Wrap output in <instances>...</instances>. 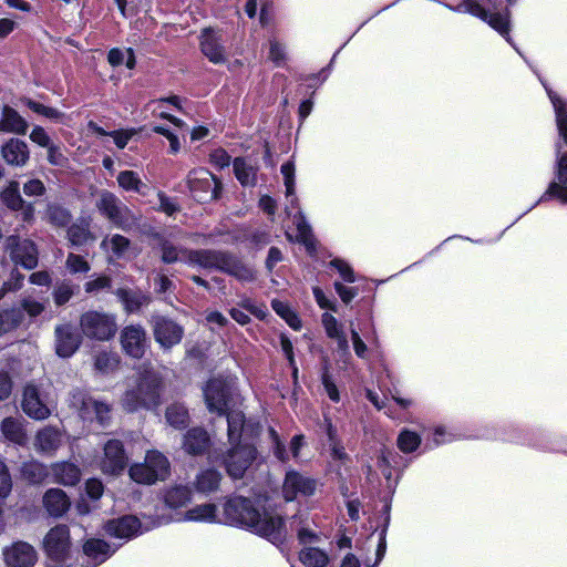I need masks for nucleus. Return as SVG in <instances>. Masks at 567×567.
<instances>
[{"mask_svg":"<svg viewBox=\"0 0 567 567\" xmlns=\"http://www.w3.org/2000/svg\"><path fill=\"white\" fill-rule=\"evenodd\" d=\"M224 517L225 524L248 529L274 544L282 542L286 535L280 516L261 512L251 499L243 496H235L226 502Z\"/></svg>","mask_w":567,"mask_h":567,"instance_id":"1","label":"nucleus"},{"mask_svg":"<svg viewBox=\"0 0 567 567\" xmlns=\"http://www.w3.org/2000/svg\"><path fill=\"white\" fill-rule=\"evenodd\" d=\"M248 426L243 412L230 413L227 433L229 446L212 449L207 454L209 463L223 465L234 480L241 478L257 457L256 447L241 441V435Z\"/></svg>","mask_w":567,"mask_h":567,"instance_id":"2","label":"nucleus"},{"mask_svg":"<svg viewBox=\"0 0 567 567\" xmlns=\"http://www.w3.org/2000/svg\"><path fill=\"white\" fill-rule=\"evenodd\" d=\"M518 0H463L447 8L457 13H468L485 22L506 42L512 44V10Z\"/></svg>","mask_w":567,"mask_h":567,"instance_id":"3","label":"nucleus"},{"mask_svg":"<svg viewBox=\"0 0 567 567\" xmlns=\"http://www.w3.org/2000/svg\"><path fill=\"white\" fill-rule=\"evenodd\" d=\"M204 398L207 409L218 415H228L240 412L234 409L239 400L236 381L231 377L212 378L204 388Z\"/></svg>","mask_w":567,"mask_h":567,"instance_id":"4","label":"nucleus"},{"mask_svg":"<svg viewBox=\"0 0 567 567\" xmlns=\"http://www.w3.org/2000/svg\"><path fill=\"white\" fill-rule=\"evenodd\" d=\"M161 378L156 373H147L141 378L135 389L127 390L122 405L127 412L138 409H153L159 405Z\"/></svg>","mask_w":567,"mask_h":567,"instance_id":"5","label":"nucleus"},{"mask_svg":"<svg viewBox=\"0 0 567 567\" xmlns=\"http://www.w3.org/2000/svg\"><path fill=\"white\" fill-rule=\"evenodd\" d=\"M130 477L145 485H153L158 481H165L171 474L168 458L157 450L146 452L144 462L131 465Z\"/></svg>","mask_w":567,"mask_h":567,"instance_id":"6","label":"nucleus"},{"mask_svg":"<svg viewBox=\"0 0 567 567\" xmlns=\"http://www.w3.org/2000/svg\"><path fill=\"white\" fill-rule=\"evenodd\" d=\"M43 548L48 556L47 567H71L70 559V530L65 525H58L50 529L43 540Z\"/></svg>","mask_w":567,"mask_h":567,"instance_id":"7","label":"nucleus"},{"mask_svg":"<svg viewBox=\"0 0 567 567\" xmlns=\"http://www.w3.org/2000/svg\"><path fill=\"white\" fill-rule=\"evenodd\" d=\"M80 328L87 339L109 341L115 336L117 323L115 316L112 313L90 310L81 316Z\"/></svg>","mask_w":567,"mask_h":567,"instance_id":"8","label":"nucleus"},{"mask_svg":"<svg viewBox=\"0 0 567 567\" xmlns=\"http://www.w3.org/2000/svg\"><path fill=\"white\" fill-rule=\"evenodd\" d=\"M70 405L78 410L84 421L95 420L101 425H105L111 417V408L107 403L93 399L79 389L70 393Z\"/></svg>","mask_w":567,"mask_h":567,"instance_id":"9","label":"nucleus"},{"mask_svg":"<svg viewBox=\"0 0 567 567\" xmlns=\"http://www.w3.org/2000/svg\"><path fill=\"white\" fill-rule=\"evenodd\" d=\"M557 199L567 205V144H558L554 178L539 200Z\"/></svg>","mask_w":567,"mask_h":567,"instance_id":"10","label":"nucleus"},{"mask_svg":"<svg viewBox=\"0 0 567 567\" xmlns=\"http://www.w3.org/2000/svg\"><path fill=\"white\" fill-rule=\"evenodd\" d=\"M96 207L112 224L123 230H128L135 225V217L131 210L112 193L103 192Z\"/></svg>","mask_w":567,"mask_h":567,"instance_id":"11","label":"nucleus"},{"mask_svg":"<svg viewBox=\"0 0 567 567\" xmlns=\"http://www.w3.org/2000/svg\"><path fill=\"white\" fill-rule=\"evenodd\" d=\"M317 486L315 478L290 470L285 476L282 495L287 502L296 501L298 497H310L316 493Z\"/></svg>","mask_w":567,"mask_h":567,"instance_id":"12","label":"nucleus"},{"mask_svg":"<svg viewBox=\"0 0 567 567\" xmlns=\"http://www.w3.org/2000/svg\"><path fill=\"white\" fill-rule=\"evenodd\" d=\"M153 328L156 342L165 349L179 343L184 334V329L178 323L165 317L155 318Z\"/></svg>","mask_w":567,"mask_h":567,"instance_id":"13","label":"nucleus"},{"mask_svg":"<svg viewBox=\"0 0 567 567\" xmlns=\"http://www.w3.org/2000/svg\"><path fill=\"white\" fill-rule=\"evenodd\" d=\"M200 52L214 64H223L226 62L225 47L223 39L210 27L204 28L199 35Z\"/></svg>","mask_w":567,"mask_h":567,"instance_id":"14","label":"nucleus"},{"mask_svg":"<svg viewBox=\"0 0 567 567\" xmlns=\"http://www.w3.org/2000/svg\"><path fill=\"white\" fill-rule=\"evenodd\" d=\"M127 455L124 446L118 440H109L104 445V457L101 467L104 473L120 474L127 464Z\"/></svg>","mask_w":567,"mask_h":567,"instance_id":"15","label":"nucleus"},{"mask_svg":"<svg viewBox=\"0 0 567 567\" xmlns=\"http://www.w3.org/2000/svg\"><path fill=\"white\" fill-rule=\"evenodd\" d=\"M321 323L324 328L327 337L337 342V348L341 354L342 362L348 364L351 360V353L343 326L337 320L334 316L329 312L322 313Z\"/></svg>","mask_w":567,"mask_h":567,"instance_id":"16","label":"nucleus"},{"mask_svg":"<svg viewBox=\"0 0 567 567\" xmlns=\"http://www.w3.org/2000/svg\"><path fill=\"white\" fill-rule=\"evenodd\" d=\"M144 532L140 519L133 515H125L111 519L105 524V533L114 538L128 540Z\"/></svg>","mask_w":567,"mask_h":567,"instance_id":"17","label":"nucleus"},{"mask_svg":"<svg viewBox=\"0 0 567 567\" xmlns=\"http://www.w3.org/2000/svg\"><path fill=\"white\" fill-rule=\"evenodd\" d=\"M121 344L127 355L142 358L146 349L145 330L138 324L125 327L121 332Z\"/></svg>","mask_w":567,"mask_h":567,"instance_id":"18","label":"nucleus"},{"mask_svg":"<svg viewBox=\"0 0 567 567\" xmlns=\"http://www.w3.org/2000/svg\"><path fill=\"white\" fill-rule=\"evenodd\" d=\"M7 243L16 265H21L29 270L35 267V247L31 240L11 236Z\"/></svg>","mask_w":567,"mask_h":567,"instance_id":"19","label":"nucleus"},{"mask_svg":"<svg viewBox=\"0 0 567 567\" xmlns=\"http://www.w3.org/2000/svg\"><path fill=\"white\" fill-rule=\"evenodd\" d=\"M185 254L184 264L190 267L219 270L226 255V252L212 249H189Z\"/></svg>","mask_w":567,"mask_h":567,"instance_id":"20","label":"nucleus"},{"mask_svg":"<svg viewBox=\"0 0 567 567\" xmlns=\"http://www.w3.org/2000/svg\"><path fill=\"white\" fill-rule=\"evenodd\" d=\"M81 344V337L69 323L55 328V350L59 357L70 358Z\"/></svg>","mask_w":567,"mask_h":567,"instance_id":"21","label":"nucleus"},{"mask_svg":"<svg viewBox=\"0 0 567 567\" xmlns=\"http://www.w3.org/2000/svg\"><path fill=\"white\" fill-rule=\"evenodd\" d=\"M4 559L8 567H32L34 551L33 547L27 543L20 542L12 545L4 553Z\"/></svg>","mask_w":567,"mask_h":567,"instance_id":"22","label":"nucleus"},{"mask_svg":"<svg viewBox=\"0 0 567 567\" xmlns=\"http://www.w3.org/2000/svg\"><path fill=\"white\" fill-rule=\"evenodd\" d=\"M209 441V435L204 429L194 427L184 435L183 449L189 455H200L207 451Z\"/></svg>","mask_w":567,"mask_h":567,"instance_id":"23","label":"nucleus"},{"mask_svg":"<svg viewBox=\"0 0 567 567\" xmlns=\"http://www.w3.org/2000/svg\"><path fill=\"white\" fill-rule=\"evenodd\" d=\"M546 92L554 107L558 136L561 142H567V102L549 87Z\"/></svg>","mask_w":567,"mask_h":567,"instance_id":"24","label":"nucleus"},{"mask_svg":"<svg viewBox=\"0 0 567 567\" xmlns=\"http://www.w3.org/2000/svg\"><path fill=\"white\" fill-rule=\"evenodd\" d=\"M220 270L236 277L240 281L249 282L255 279V271L251 267L243 264L235 256L227 252L224 257Z\"/></svg>","mask_w":567,"mask_h":567,"instance_id":"25","label":"nucleus"},{"mask_svg":"<svg viewBox=\"0 0 567 567\" xmlns=\"http://www.w3.org/2000/svg\"><path fill=\"white\" fill-rule=\"evenodd\" d=\"M3 203L13 210H23L24 219L32 217L31 204L25 205L19 194V184L17 182H10L7 188L1 193Z\"/></svg>","mask_w":567,"mask_h":567,"instance_id":"26","label":"nucleus"},{"mask_svg":"<svg viewBox=\"0 0 567 567\" xmlns=\"http://www.w3.org/2000/svg\"><path fill=\"white\" fill-rule=\"evenodd\" d=\"M51 475L53 476L54 482L73 486L81 478L80 468L69 462H61L52 465Z\"/></svg>","mask_w":567,"mask_h":567,"instance_id":"27","label":"nucleus"},{"mask_svg":"<svg viewBox=\"0 0 567 567\" xmlns=\"http://www.w3.org/2000/svg\"><path fill=\"white\" fill-rule=\"evenodd\" d=\"M43 504L52 516H62L70 506L66 494L59 488L49 489L43 496Z\"/></svg>","mask_w":567,"mask_h":567,"instance_id":"28","label":"nucleus"},{"mask_svg":"<svg viewBox=\"0 0 567 567\" xmlns=\"http://www.w3.org/2000/svg\"><path fill=\"white\" fill-rule=\"evenodd\" d=\"M84 554L92 559L93 565L104 563L115 551L111 546L102 539H89L83 546Z\"/></svg>","mask_w":567,"mask_h":567,"instance_id":"29","label":"nucleus"},{"mask_svg":"<svg viewBox=\"0 0 567 567\" xmlns=\"http://www.w3.org/2000/svg\"><path fill=\"white\" fill-rule=\"evenodd\" d=\"M27 127V122L13 109L8 106L3 107L0 120V131L25 134Z\"/></svg>","mask_w":567,"mask_h":567,"instance_id":"30","label":"nucleus"},{"mask_svg":"<svg viewBox=\"0 0 567 567\" xmlns=\"http://www.w3.org/2000/svg\"><path fill=\"white\" fill-rule=\"evenodd\" d=\"M116 296L123 302L127 312H135L141 307L148 305L150 297L141 291L128 290L120 288L116 290Z\"/></svg>","mask_w":567,"mask_h":567,"instance_id":"31","label":"nucleus"},{"mask_svg":"<svg viewBox=\"0 0 567 567\" xmlns=\"http://www.w3.org/2000/svg\"><path fill=\"white\" fill-rule=\"evenodd\" d=\"M192 499V491L188 486L176 485L166 489L164 502L169 508L186 506Z\"/></svg>","mask_w":567,"mask_h":567,"instance_id":"32","label":"nucleus"},{"mask_svg":"<svg viewBox=\"0 0 567 567\" xmlns=\"http://www.w3.org/2000/svg\"><path fill=\"white\" fill-rule=\"evenodd\" d=\"M234 173L243 186H254L257 181V168L248 161L237 157L234 161Z\"/></svg>","mask_w":567,"mask_h":567,"instance_id":"33","label":"nucleus"},{"mask_svg":"<svg viewBox=\"0 0 567 567\" xmlns=\"http://www.w3.org/2000/svg\"><path fill=\"white\" fill-rule=\"evenodd\" d=\"M62 442V433L56 427H44L38 431V449L43 452L55 451Z\"/></svg>","mask_w":567,"mask_h":567,"instance_id":"34","label":"nucleus"},{"mask_svg":"<svg viewBox=\"0 0 567 567\" xmlns=\"http://www.w3.org/2000/svg\"><path fill=\"white\" fill-rule=\"evenodd\" d=\"M293 224L297 228V241L305 245L307 250L312 252L315 250L313 235L310 225L301 212L293 216Z\"/></svg>","mask_w":567,"mask_h":567,"instance_id":"35","label":"nucleus"},{"mask_svg":"<svg viewBox=\"0 0 567 567\" xmlns=\"http://www.w3.org/2000/svg\"><path fill=\"white\" fill-rule=\"evenodd\" d=\"M158 247L161 250V259L165 264H174L177 261L184 262V259H186L185 251H188L189 249L178 247L174 245L168 239H165L163 237H159Z\"/></svg>","mask_w":567,"mask_h":567,"instance_id":"36","label":"nucleus"},{"mask_svg":"<svg viewBox=\"0 0 567 567\" xmlns=\"http://www.w3.org/2000/svg\"><path fill=\"white\" fill-rule=\"evenodd\" d=\"M216 509L214 504L197 505L188 509L179 520L215 523Z\"/></svg>","mask_w":567,"mask_h":567,"instance_id":"37","label":"nucleus"},{"mask_svg":"<svg viewBox=\"0 0 567 567\" xmlns=\"http://www.w3.org/2000/svg\"><path fill=\"white\" fill-rule=\"evenodd\" d=\"M299 560L306 567H326L329 557L327 553L315 546H306L299 553Z\"/></svg>","mask_w":567,"mask_h":567,"instance_id":"38","label":"nucleus"},{"mask_svg":"<svg viewBox=\"0 0 567 567\" xmlns=\"http://www.w3.org/2000/svg\"><path fill=\"white\" fill-rule=\"evenodd\" d=\"M90 224L87 220L82 219L79 223H74L68 229V239L72 246H82L90 240H94V236L91 234Z\"/></svg>","mask_w":567,"mask_h":567,"instance_id":"39","label":"nucleus"},{"mask_svg":"<svg viewBox=\"0 0 567 567\" xmlns=\"http://www.w3.org/2000/svg\"><path fill=\"white\" fill-rule=\"evenodd\" d=\"M221 474L217 470L207 468L196 477V488L202 493H212L219 487Z\"/></svg>","mask_w":567,"mask_h":567,"instance_id":"40","label":"nucleus"},{"mask_svg":"<svg viewBox=\"0 0 567 567\" xmlns=\"http://www.w3.org/2000/svg\"><path fill=\"white\" fill-rule=\"evenodd\" d=\"M167 423L174 429H185L189 423V415L187 409L179 403L171 404L165 414Z\"/></svg>","mask_w":567,"mask_h":567,"instance_id":"41","label":"nucleus"},{"mask_svg":"<svg viewBox=\"0 0 567 567\" xmlns=\"http://www.w3.org/2000/svg\"><path fill=\"white\" fill-rule=\"evenodd\" d=\"M2 155L12 165H22L29 157L27 144H3Z\"/></svg>","mask_w":567,"mask_h":567,"instance_id":"42","label":"nucleus"},{"mask_svg":"<svg viewBox=\"0 0 567 567\" xmlns=\"http://www.w3.org/2000/svg\"><path fill=\"white\" fill-rule=\"evenodd\" d=\"M86 130L89 134L96 136H111L113 137V142H128L134 135L133 130L121 128L107 132L103 127L99 126L94 121H89Z\"/></svg>","mask_w":567,"mask_h":567,"instance_id":"43","label":"nucleus"},{"mask_svg":"<svg viewBox=\"0 0 567 567\" xmlns=\"http://www.w3.org/2000/svg\"><path fill=\"white\" fill-rule=\"evenodd\" d=\"M271 307L275 310V312L280 316L290 328L298 331L301 329L302 323L300 318L297 316V313L289 307L288 303L280 301V300H272Z\"/></svg>","mask_w":567,"mask_h":567,"instance_id":"44","label":"nucleus"},{"mask_svg":"<svg viewBox=\"0 0 567 567\" xmlns=\"http://www.w3.org/2000/svg\"><path fill=\"white\" fill-rule=\"evenodd\" d=\"M281 174L284 175V182L286 187V197L289 200V205L293 208L298 205V198L295 194V165L292 162H286L281 165Z\"/></svg>","mask_w":567,"mask_h":567,"instance_id":"45","label":"nucleus"},{"mask_svg":"<svg viewBox=\"0 0 567 567\" xmlns=\"http://www.w3.org/2000/svg\"><path fill=\"white\" fill-rule=\"evenodd\" d=\"M130 240L122 235H113L111 238H104L101 243V248L105 251L111 250L113 256L122 258L128 249Z\"/></svg>","mask_w":567,"mask_h":567,"instance_id":"46","label":"nucleus"},{"mask_svg":"<svg viewBox=\"0 0 567 567\" xmlns=\"http://www.w3.org/2000/svg\"><path fill=\"white\" fill-rule=\"evenodd\" d=\"M118 355L111 351L99 352L94 358L95 369L104 374L113 372L118 367Z\"/></svg>","mask_w":567,"mask_h":567,"instance_id":"47","label":"nucleus"},{"mask_svg":"<svg viewBox=\"0 0 567 567\" xmlns=\"http://www.w3.org/2000/svg\"><path fill=\"white\" fill-rule=\"evenodd\" d=\"M1 430H2L3 435L8 440H10L17 444H23L25 442L24 430L18 421H16L11 417L4 419L2 421Z\"/></svg>","mask_w":567,"mask_h":567,"instance_id":"48","label":"nucleus"},{"mask_svg":"<svg viewBox=\"0 0 567 567\" xmlns=\"http://www.w3.org/2000/svg\"><path fill=\"white\" fill-rule=\"evenodd\" d=\"M396 444L401 452L412 453L420 446L421 436L414 431L404 429L399 434Z\"/></svg>","mask_w":567,"mask_h":567,"instance_id":"49","label":"nucleus"},{"mask_svg":"<svg viewBox=\"0 0 567 567\" xmlns=\"http://www.w3.org/2000/svg\"><path fill=\"white\" fill-rule=\"evenodd\" d=\"M321 383L329 396V399L333 402L340 401V394L339 390L332 380V375L330 373V364L329 361L326 359L322 364L321 369Z\"/></svg>","mask_w":567,"mask_h":567,"instance_id":"50","label":"nucleus"},{"mask_svg":"<svg viewBox=\"0 0 567 567\" xmlns=\"http://www.w3.org/2000/svg\"><path fill=\"white\" fill-rule=\"evenodd\" d=\"M22 321V312L19 309H11L0 312V334L16 328Z\"/></svg>","mask_w":567,"mask_h":567,"instance_id":"51","label":"nucleus"},{"mask_svg":"<svg viewBox=\"0 0 567 567\" xmlns=\"http://www.w3.org/2000/svg\"><path fill=\"white\" fill-rule=\"evenodd\" d=\"M118 185L127 192H141L142 182L133 171H123L117 176Z\"/></svg>","mask_w":567,"mask_h":567,"instance_id":"52","label":"nucleus"},{"mask_svg":"<svg viewBox=\"0 0 567 567\" xmlns=\"http://www.w3.org/2000/svg\"><path fill=\"white\" fill-rule=\"evenodd\" d=\"M48 220L55 226H65L71 219L70 213L58 205H50L47 210Z\"/></svg>","mask_w":567,"mask_h":567,"instance_id":"53","label":"nucleus"},{"mask_svg":"<svg viewBox=\"0 0 567 567\" xmlns=\"http://www.w3.org/2000/svg\"><path fill=\"white\" fill-rule=\"evenodd\" d=\"M398 454L389 450H383L378 457V468L389 483L392 478V463Z\"/></svg>","mask_w":567,"mask_h":567,"instance_id":"54","label":"nucleus"},{"mask_svg":"<svg viewBox=\"0 0 567 567\" xmlns=\"http://www.w3.org/2000/svg\"><path fill=\"white\" fill-rule=\"evenodd\" d=\"M21 408L31 419H35V386L28 384L24 388Z\"/></svg>","mask_w":567,"mask_h":567,"instance_id":"55","label":"nucleus"},{"mask_svg":"<svg viewBox=\"0 0 567 567\" xmlns=\"http://www.w3.org/2000/svg\"><path fill=\"white\" fill-rule=\"evenodd\" d=\"M239 308L248 311L250 315L262 320L267 316V308L264 305H259L250 298H241L238 302Z\"/></svg>","mask_w":567,"mask_h":567,"instance_id":"56","label":"nucleus"},{"mask_svg":"<svg viewBox=\"0 0 567 567\" xmlns=\"http://www.w3.org/2000/svg\"><path fill=\"white\" fill-rule=\"evenodd\" d=\"M331 267L338 270L343 281L352 284L355 281V275L352 267L343 259L334 258L329 264Z\"/></svg>","mask_w":567,"mask_h":567,"instance_id":"57","label":"nucleus"},{"mask_svg":"<svg viewBox=\"0 0 567 567\" xmlns=\"http://www.w3.org/2000/svg\"><path fill=\"white\" fill-rule=\"evenodd\" d=\"M65 264L72 274H86L90 270L89 262L80 255L69 254Z\"/></svg>","mask_w":567,"mask_h":567,"instance_id":"58","label":"nucleus"},{"mask_svg":"<svg viewBox=\"0 0 567 567\" xmlns=\"http://www.w3.org/2000/svg\"><path fill=\"white\" fill-rule=\"evenodd\" d=\"M269 60L276 65L281 66L286 61L285 48L277 40L270 41Z\"/></svg>","mask_w":567,"mask_h":567,"instance_id":"59","label":"nucleus"},{"mask_svg":"<svg viewBox=\"0 0 567 567\" xmlns=\"http://www.w3.org/2000/svg\"><path fill=\"white\" fill-rule=\"evenodd\" d=\"M312 292L317 305L321 309L330 310L333 312L338 311L336 300L328 298L320 287H313Z\"/></svg>","mask_w":567,"mask_h":567,"instance_id":"60","label":"nucleus"},{"mask_svg":"<svg viewBox=\"0 0 567 567\" xmlns=\"http://www.w3.org/2000/svg\"><path fill=\"white\" fill-rule=\"evenodd\" d=\"M111 288V279L106 276H101L95 279L89 280L84 285V289L87 293H97L102 290Z\"/></svg>","mask_w":567,"mask_h":567,"instance_id":"61","label":"nucleus"},{"mask_svg":"<svg viewBox=\"0 0 567 567\" xmlns=\"http://www.w3.org/2000/svg\"><path fill=\"white\" fill-rule=\"evenodd\" d=\"M73 295V290L70 284L62 282L54 288L53 298L58 306L66 303Z\"/></svg>","mask_w":567,"mask_h":567,"instance_id":"62","label":"nucleus"},{"mask_svg":"<svg viewBox=\"0 0 567 567\" xmlns=\"http://www.w3.org/2000/svg\"><path fill=\"white\" fill-rule=\"evenodd\" d=\"M333 287L341 301L346 305L350 303L358 295V288L347 287L340 281H334Z\"/></svg>","mask_w":567,"mask_h":567,"instance_id":"63","label":"nucleus"},{"mask_svg":"<svg viewBox=\"0 0 567 567\" xmlns=\"http://www.w3.org/2000/svg\"><path fill=\"white\" fill-rule=\"evenodd\" d=\"M350 334L355 355L362 360H365L368 358V347L365 342L361 339L359 332L352 327L350 329Z\"/></svg>","mask_w":567,"mask_h":567,"instance_id":"64","label":"nucleus"}]
</instances>
